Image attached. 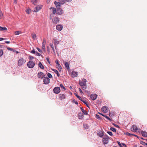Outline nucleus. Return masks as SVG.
I'll return each mask as SVG.
<instances>
[{"label":"nucleus","instance_id":"obj_15","mask_svg":"<svg viewBox=\"0 0 147 147\" xmlns=\"http://www.w3.org/2000/svg\"><path fill=\"white\" fill-rule=\"evenodd\" d=\"M97 134L101 138H102L103 136L104 137V132L102 131L98 132Z\"/></svg>","mask_w":147,"mask_h":147},{"label":"nucleus","instance_id":"obj_13","mask_svg":"<svg viewBox=\"0 0 147 147\" xmlns=\"http://www.w3.org/2000/svg\"><path fill=\"white\" fill-rule=\"evenodd\" d=\"M80 85L81 86L83 90H85L86 88V83H79Z\"/></svg>","mask_w":147,"mask_h":147},{"label":"nucleus","instance_id":"obj_55","mask_svg":"<svg viewBox=\"0 0 147 147\" xmlns=\"http://www.w3.org/2000/svg\"><path fill=\"white\" fill-rule=\"evenodd\" d=\"M46 59H47V61L48 62L50 63V61H49V58L47 57Z\"/></svg>","mask_w":147,"mask_h":147},{"label":"nucleus","instance_id":"obj_58","mask_svg":"<svg viewBox=\"0 0 147 147\" xmlns=\"http://www.w3.org/2000/svg\"><path fill=\"white\" fill-rule=\"evenodd\" d=\"M117 143L119 145V146H120V147H121V143H120V142H119V141H117Z\"/></svg>","mask_w":147,"mask_h":147},{"label":"nucleus","instance_id":"obj_18","mask_svg":"<svg viewBox=\"0 0 147 147\" xmlns=\"http://www.w3.org/2000/svg\"><path fill=\"white\" fill-rule=\"evenodd\" d=\"M141 134L142 136L144 137H147V133L145 131H142Z\"/></svg>","mask_w":147,"mask_h":147},{"label":"nucleus","instance_id":"obj_2","mask_svg":"<svg viewBox=\"0 0 147 147\" xmlns=\"http://www.w3.org/2000/svg\"><path fill=\"white\" fill-rule=\"evenodd\" d=\"M109 137L107 135H105L104 136L102 140V142L103 144H107L109 142Z\"/></svg>","mask_w":147,"mask_h":147},{"label":"nucleus","instance_id":"obj_54","mask_svg":"<svg viewBox=\"0 0 147 147\" xmlns=\"http://www.w3.org/2000/svg\"><path fill=\"white\" fill-rule=\"evenodd\" d=\"M81 101L83 102L85 104H86L87 102L86 100H82Z\"/></svg>","mask_w":147,"mask_h":147},{"label":"nucleus","instance_id":"obj_62","mask_svg":"<svg viewBox=\"0 0 147 147\" xmlns=\"http://www.w3.org/2000/svg\"><path fill=\"white\" fill-rule=\"evenodd\" d=\"M78 99H79L80 100H81V101H82V98H81V97L80 96H79L78 97Z\"/></svg>","mask_w":147,"mask_h":147},{"label":"nucleus","instance_id":"obj_40","mask_svg":"<svg viewBox=\"0 0 147 147\" xmlns=\"http://www.w3.org/2000/svg\"><path fill=\"white\" fill-rule=\"evenodd\" d=\"M125 134L126 135H128L129 136H132V135H133V134H130V133H129L128 132H127L125 133Z\"/></svg>","mask_w":147,"mask_h":147},{"label":"nucleus","instance_id":"obj_9","mask_svg":"<svg viewBox=\"0 0 147 147\" xmlns=\"http://www.w3.org/2000/svg\"><path fill=\"white\" fill-rule=\"evenodd\" d=\"M56 66L59 71L61 70L62 68L58 61H56Z\"/></svg>","mask_w":147,"mask_h":147},{"label":"nucleus","instance_id":"obj_38","mask_svg":"<svg viewBox=\"0 0 147 147\" xmlns=\"http://www.w3.org/2000/svg\"><path fill=\"white\" fill-rule=\"evenodd\" d=\"M47 76L49 78H51L52 77V75L51 74L49 73L47 74Z\"/></svg>","mask_w":147,"mask_h":147},{"label":"nucleus","instance_id":"obj_48","mask_svg":"<svg viewBox=\"0 0 147 147\" xmlns=\"http://www.w3.org/2000/svg\"><path fill=\"white\" fill-rule=\"evenodd\" d=\"M31 53L33 54H35L36 53V52L34 49H33V50L31 51Z\"/></svg>","mask_w":147,"mask_h":147},{"label":"nucleus","instance_id":"obj_26","mask_svg":"<svg viewBox=\"0 0 147 147\" xmlns=\"http://www.w3.org/2000/svg\"><path fill=\"white\" fill-rule=\"evenodd\" d=\"M60 86L61 88V90L63 91H64V90H65L66 89H65V88L63 86V84H61L60 85Z\"/></svg>","mask_w":147,"mask_h":147},{"label":"nucleus","instance_id":"obj_23","mask_svg":"<svg viewBox=\"0 0 147 147\" xmlns=\"http://www.w3.org/2000/svg\"><path fill=\"white\" fill-rule=\"evenodd\" d=\"M83 126L85 129H88L89 127V126L86 124H84Z\"/></svg>","mask_w":147,"mask_h":147},{"label":"nucleus","instance_id":"obj_39","mask_svg":"<svg viewBox=\"0 0 147 147\" xmlns=\"http://www.w3.org/2000/svg\"><path fill=\"white\" fill-rule=\"evenodd\" d=\"M107 133L110 136H112L113 135L111 131H107Z\"/></svg>","mask_w":147,"mask_h":147},{"label":"nucleus","instance_id":"obj_36","mask_svg":"<svg viewBox=\"0 0 147 147\" xmlns=\"http://www.w3.org/2000/svg\"><path fill=\"white\" fill-rule=\"evenodd\" d=\"M3 54V51L2 49L0 50V57Z\"/></svg>","mask_w":147,"mask_h":147},{"label":"nucleus","instance_id":"obj_37","mask_svg":"<svg viewBox=\"0 0 147 147\" xmlns=\"http://www.w3.org/2000/svg\"><path fill=\"white\" fill-rule=\"evenodd\" d=\"M7 49L9 50H10V51H13L14 52V51H15L12 48H10L9 47H8L7 48Z\"/></svg>","mask_w":147,"mask_h":147},{"label":"nucleus","instance_id":"obj_51","mask_svg":"<svg viewBox=\"0 0 147 147\" xmlns=\"http://www.w3.org/2000/svg\"><path fill=\"white\" fill-rule=\"evenodd\" d=\"M56 74H57V76L58 77L59 76V73L58 71L56 70Z\"/></svg>","mask_w":147,"mask_h":147},{"label":"nucleus","instance_id":"obj_25","mask_svg":"<svg viewBox=\"0 0 147 147\" xmlns=\"http://www.w3.org/2000/svg\"><path fill=\"white\" fill-rule=\"evenodd\" d=\"M80 108H81L82 111V112L84 114V115H87V113L86 112V111L85 110H84L82 107H81Z\"/></svg>","mask_w":147,"mask_h":147},{"label":"nucleus","instance_id":"obj_28","mask_svg":"<svg viewBox=\"0 0 147 147\" xmlns=\"http://www.w3.org/2000/svg\"><path fill=\"white\" fill-rule=\"evenodd\" d=\"M21 32L20 31H15L14 32L15 34L16 35H18L20 34H21Z\"/></svg>","mask_w":147,"mask_h":147},{"label":"nucleus","instance_id":"obj_6","mask_svg":"<svg viewBox=\"0 0 147 147\" xmlns=\"http://www.w3.org/2000/svg\"><path fill=\"white\" fill-rule=\"evenodd\" d=\"M59 7L56 8V13L58 15H61L63 13V11Z\"/></svg>","mask_w":147,"mask_h":147},{"label":"nucleus","instance_id":"obj_8","mask_svg":"<svg viewBox=\"0 0 147 147\" xmlns=\"http://www.w3.org/2000/svg\"><path fill=\"white\" fill-rule=\"evenodd\" d=\"M132 131L134 132H136L139 129L135 125H133L131 128Z\"/></svg>","mask_w":147,"mask_h":147},{"label":"nucleus","instance_id":"obj_41","mask_svg":"<svg viewBox=\"0 0 147 147\" xmlns=\"http://www.w3.org/2000/svg\"><path fill=\"white\" fill-rule=\"evenodd\" d=\"M96 117L97 119H101V117H100V116L98 115H96Z\"/></svg>","mask_w":147,"mask_h":147},{"label":"nucleus","instance_id":"obj_52","mask_svg":"<svg viewBox=\"0 0 147 147\" xmlns=\"http://www.w3.org/2000/svg\"><path fill=\"white\" fill-rule=\"evenodd\" d=\"M113 125L115 127H119V126L113 123Z\"/></svg>","mask_w":147,"mask_h":147},{"label":"nucleus","instance_id":"obj_22","mask_svg":"<svg viewBox=\"0 0 147 147\" xmlns=\"http://www.w3.org/2000/svg\"><path fill=\"white\" fill-rule=\"evenodd\" d=\"M65 67L67 68V69H69V64L67 62H65Z\"/></svg>","mask_w":147,"mask_h":147},{"label":"nucleus","instance_id":"obj_59","mask_svg":"<svg viewBox=\"0 0 147 147\" xmlns=\"http://www.w3.org/2000/svg\"><path fill=\"white\" fill-rule=\"evenodd\" d=\"M47 51L48 53L50 52L49 48V47H47Z\"/></svg>","mask_w":147,"mask_h":147},{"label":"nucleus","instance_id":"obj_24","mask_svg":"<svg viewBox=\"0 0 147 147\" xmlns=\"http://www.w3.org/2000/svg\"><path fill=\"white\" fill-rule=\"evenodd\" d=\"M38 0H31V2L34 5H36Z\"/></svg>","mask_w":147,"mask_h":147},{"label":"nucleus","instance_id":"obj_5","mask_svg":"<svg viewBox=\"0 0 147 147\" xmlns=\"http://www.w3.org/2000/svg\"><path fill=\"white\" fill-rule=\"evenodd\" d=\"M65 2V0H59V2H57L56 1V7H60V5L63 4Z\"/></svg>","mask_w":147,"mask_h":147},{"label":"nucleus","instance_id":"obj_33","mask_svg":"<svg viewBox=\"0 0 147 147\" xmlns=\"http://www.w3.org/2000/svg\"><path fill=\"white\" fill-rule=\"evenodd\" d=\"M103 117H105V118H106L107 119L109 120L110 121H111V119L108 116H106V115H104V116H103Z\"/></svg>","mask_w":147,"mask_h":147},{"label":"nucleus","instance_id":"obj_53","mask_svg":"<svg viewBox=\"0 0 147 147\" xmlns=\"http://www.w3.org/2000/svg\"><path fill=\"white\" fill-rule=\"evenodd\" d=\"M42 49L44 51L45 49V46H42Z\"/></svg>","mask_w":147,"mask_h":147},{"label":"nucleus","instance_id":"obj_63","mask_svg":"<svg viewBox=\"0 0 147 147\" xmlns=\"http://www.w3.org/2000/svg\"><path fill=\"white\" fill-rule=\"evenodd\" d=\"M50 0H47V3H49Z\"/></svg>","mask_w":147,"mask_h":147},{"label":"nucleus","instance_id":"obj_31","mask_svg":"<svg viewBox=\"0 0 147 147\" xmlns=\"http://www.w3.org/2000/svg\"><path fill=\"white\" fill-rule=\"evenodd\" d=\"M50 46L51 47V48L52 49V50L53 51V52L55 53V50H54V48L53 47V45L52 43H50Z\"/></svg>","mask_w":147,"mask_h":147},{"label":"nucleus","instance_id":"obj_16","mask_svg":"<svg viewBox=\"0 0 147 147\" xmlns=\"http://www.w3.org/2000/svg\"><path fill=\"white\" fill-rule=\"evenodd\" d=\"M78 72L73 71L72 72V76L74 77H77L78 75Z\"/></svg>","mask_w":147,"mask_h":147},{"label":"nucleus","instance_id":"obj_30","mask_svg":"<svg viewBox=\"0 0 147 147\" xmlns=\"http://www.w3.org/2000/svg\"><path fill=\"white\" fill-rule=\"evenodd\" d=\"M32 37L34 39H35L36 38V35L35 33H32Z\"/></svg>","mask_w":147,"mask_h":147},{"label":"nucleus","instance_id":"obj_17","mask_svg":"<svg viewBox=\"0 0 147 147\" xmlns=\"http://www.w3.org/2000/svg\"><path fill=\"white\" fill-rule=\"evenodd\" d=\"M50 79L47 77H45L43 79L44 83H49Z\"/></svg>","mask_w":147,"mask_h":147},{"label":"nucleus","instance_id":"obj_12","mask_svg":"<svg viewBox=\"0 0 147 147\" xmlns=\"http://www.w3.org/2000/svg\"><path fill=\"white\" fill-rule=\"evenodd\" d=\"M101 109L102 111L104 113H106L108 111V108L105 106L102 107Z\"/></svg>","mask_w":147,"mask_h":147},{"label":"nucleus","instance_id":"obj_21","mask_svg":"<svg viewBox=\"0 0 147 147\" xmlns=\"http://www.w3.org/2000/svg\"><path fill=\"white\" fill-rule=\"evenodd\" d=\"M38 66L41 69H44V66L42 65L41 63L40 62L38 63Z\"/></svg>","mask_w":147,"mask_h":147},{"label":"nucleus","instance_id":"obj_32","mask_svg":"<svg viewBox=\"0 0 147 147\" xmlns=\"http://www.w3.org/2000/svg\"><path fill=\"white\" fill-rule=\"evenodd\" d=\"M84 116L81 113L79 114L78 115V117L80 119H82L83 118Z\"/></svg>","mask_w":147,"mask_h":147},{"label":"nucleus","instance_id":"obj_35","mask_svg":"<svg viewBox=\"0 0 147 147\" xmlns=\"http://www.w3.org/2000/svg\"><path fill=\"white\" fill-rule=\"evenodd\" d=\"M140 142L141 144H142L143 145H146V144H147V143H146L145 142H144L142 141H140Z\"/></svg>","mask_w":147,"mask_h":147},{"label":"nucleus","instance_id":"obj_4","mask_svg":"<svg viewBox=\"0 0 147 147\" xmlns=\"http://www.w3.org/2000/svg\"><path fill=\"white\" fill-rule=\"evenodd\" d=\"M27 66L30 68H33L35 65V63L32 61H29L27 63Z\"/></svg>","mask_w":147,"mask_h":147},{"label":"nucleus","instance_id":"obj_61","mask_svg":"<svg viewBox=\"0 0 147 147\" xmlns=\"http://www.w3.org/2000/svg\"><path fill=\"white\" fill-rule=\"evenodd\" d=\"M5 42L7 44H9L10 43V42L9 41H5Z\"/></svg>","mask_w":147,"mask_h":147},{"label":"nucleus","instance_id":"obj_43","mask_svg":"<svg viewBox=\"0 0 147 147\" xmlns=\"http://www.w3.org/2000/svg\"><path fill=\"white\" fill-rule=\"evenodd\" d=\"M36 49L40 53H42V51L38 47Z\"/></svg>","mask_w":147,"mask_h":147},{"label":"nucleus","instance_id":"obj_64","mask_svg":"<svg viewBox=\"0 0 147 147\" xmlns=\"http://www.w3.org/2000/svg\"><path fill=\"white\" fill-rule=\"evenodd\" d=\"M109 115L110 116H112L113 115V114H112L111 113H110L109 114Z\"/></svg>","mask_w":147,"mask_h":147},{"label":"nucleus","instance_id":"obj_60","mask_svg":"<svg viewBox=\"0 0 147 147\" xmlns=\"http://www.w3.org/2000/svg\"><path fill=\"white\" fill-rule=\"evenodd\" d=\"M4 40V39L3 38H0V41H1Z\"/></svg>","mask_w":147,"mask_h":147},{"label":"nucleus","instance_id":"obj_11","mask_svg":"<svg viewBox=\"0 0 147 147\" xmlns=\"http://www.w3.org/2000/svg\"><path fill=\"white\" fill-rule=\"evenodd\" d=\"M63 27L62 25H58L56 26V29L59 31H60L62 29Z\"/></svg>","mask_w":147,"mask_h":147},{"label":"nucleus","instance_id":"obj_29","mask_svg":"<svg viewBox=\"0 0 147 147\" xmlns=\"http://www.w3.org/2000/svg\"><path fill=\"white\" fill-rule=\"evenodd\" d=\"M7 29L6 27H3L1 26H0V31H2L3 30H7Z\"/></svg>","mask_w":147,"mask_h":147},{"label":"nucleus","instance_id":"obj_50","mask_svg":"<svg viewBox=\"0 0 147 147\" xmlns=\"http://www.w3.org/2000/svg\"><path fill=\"white\" fill-rule=\"evenodd\" d=\"M59 22V19L58 18H56V24Z\"/></svg>","mask_w":147,"mask_h":147},{"label":"nucleus","instance_id":"obj_14","mask_svg":"<svg viewBox=\"0 0 147 147\" xmlns=\"http://www.w3.org/2000/svg\"><path fill=\"white\" fill-rule=\"evenodd\" d=\"M44 76V74L42 72H39L38 74V76L39 78H42Z\"/></svg>","mask_w":147,"mask_h":147},{"label":"nucleus","instance_id":"obj_3","mask_svg":"<svg viewBox=\"0 0 147 147\" xmlns=\"http://www.w3.org/2000/svg\"><path fill=\"white\" fill-rule=\"evenodd\" d=\"M26 62V60L23 58H21L19 59L18 62V65L19 66H21L24 64Z\"/></svg>","mask_w":147,"mask_h":147},{"label":"nucleus","instance_id":"obj_49","mask_svg":"<svg viewBox=\"0 0 147 147\" xmlns=\"http://www.w3.org/2000/svg\"><path fill=\"white\" fill-rule=\"evenodd\" d=\"M42 43H45V44H46V40H45V39H43V41H42Z\"/></svg>","mask_w":147,"mask_h":147},{"label":"nucleus","instance_id":"obj_10","mask_svg":"<svg viewBox=\"0 0 147 147\" xmlns=\"http://www.w3.org/2000/svg\"><path fill=\"white\" fill-rule=\"evenodd\" d=\"M97 96V95L95 94H92L90 95V98L92 100H94L96 99Z\"/></svg>","mask_w":147,"mask_h":147},{"label":"nucleus","instance_id":"obj_45","mask_svg":"<svg viewBox=\"0 0 147 147\" xmlns=\"http://www.w3.org/2000/svg\"><path fill=\"white\" fill-rule=\"evenodd\" d=\"M29 58L30 59V60H31L32 59H33L34 58V57L30 55L29 57Z\"/></svg>","mask_w":147,"mask_h":147},{"label":"nucleus","instance_id":"obj_1","mask_svg":"<svg viewBox=\"0 0 147 147\" xmlns=\"http://www.w3.org/2000/svg\"><path fill=\"white\" fill-rule=\"evenodd\" d=\"M53 9V13H51L50 15V18L51 19H53L52 21L53 23H55V18H53V17L55 13V8H53L52 7H51L49 8L50 9Z\"/></svg>","mask_w":147,"mask_h":147},{"label":"nucleus","instance_id":"obj_19","mask_svg":"<svg viewBox=\"0 0 147 147\" xmlns=\"http://www.w3.org/2000/svg\"><path fill=\"white\" fill-rule=\"evenodd\" d=\"M59 98L61 99H65V96L64 94H60L59 95Z\"/></svg>","mask_w":147,"mask_h":147},{"label":"nucleus","instance_id":"obj_47","mask_svg":"<svg viewBox=\"0 0 147 147\" xmlns=\"http://www.w3.org/2000/svg\"><path fill=\"white\" fill-rule=\"evenodd\" d=\"M72 102L76 105H77L78 104V102L77 101H76L75 100H73Z\"/></svg>","mask_w":147,"mask_h":147},{"label":"nucleus","instance_id":"obj_20","mask_svg":"<svg viewBox=\"0 0 147 147\" xmlns=\"http://www.w3.org/2000/svg\"><path fill=\"white\" fill-rule=\"evenodd\" d=\"M60 91V87H56V94H58Z\"/></svg>","mask_w":147,"mask_h":147},{"label":"nucleus","instance_id":"obj_7","mask_svg":"<svg viewBox=\"0 0 147 147\" xmlns=\"http://www.w3.org/2000/svg\"><path fill=\"white\" fill-rule=\"evenodd\" d=\"M42 5H38L34 8L33 11L35 12H38L42 8Z\"/></svg>","mask_w":147,"mask_h":147},{"label":"nucleus","instance_id":"obj_57","mask_svg":"<svg viewBox=\"0 0 147 147\" xmlns=\"http://www.w3.org/2000/svg\"><path fill=\"white\" fill-rule=\"evenodd\" d=\"M79 91L81 93H83V92H82V90L80 88H79Z\"/></svg>","mask_w":147,"mask_h":147},{"label":"nucleus","instance_id":"obj_42","mask_svg":"<svg viewBox=\"0 0 147 147\" xmlns=\"http://www.w3.org/2000/svg\"><path fill=\"white\" fill-rule=\"evenodd\" d=\"M3 16V14L2 13V11L1 10H0V17L1 18Z\"/></svg>","mask_w":147,"mask_h":147},{"label":"nucleus","instance_id":"obj_34","mask_svg":"<svg viewBox=\"0 0 147 147\" xmlns=\"http://www.w3.org/2000/svg\"><path fill=\"white\" fill-rule=\"evenodd\" d=\"M26 11L27 14H29L30 13V12H31V11L30 9H28L26 10Z\"/></svg>","mask_w":147,"mask_h":147},{"label":"nucleus","instance_id":"obj_27","mask_svg":"<svg viewBox=\"0 0 147 147\" xmlns=\"http://www.w3.org/2000/svg\"><path fill=\"white\" fill-rule=\"evenodd\" d=\"M110 130L113 131L114 132H116V130L115 128H114L113 127H111L110 128Z\"/></svg>","mask_w":147,"mask_h":147},{"label":"nucleus","instance_id":"obj_44","mask_svg":"<svg viewBox=\"0 0 147 147\" xmlns=\"http://www.w3.org/2000/svg\"><path fill=\"white\" fill-rule=\"evenodd\" d=\"M36 55L38 56H42L41 54H40V53H38V52H36Z\"/></svg>","mask_w":147,"mask_h":147},{"label":"nucleus","instance_id":"obj_46","mask_svg":"<svg viewBox=\"0 0 147 147\" xmlns=\"http://www.w3.org/2000/svg\"><path fill=\"white\" fill-rule=\"evenodd\" d=\"M86 80L84 78L82 80V83H86Z\"/></svg>","mask_w":147,"mask_h":147},{"label":"nucleus","instance_id":"obj_56","mask_svg":"<svg viewBox=\"0 0 147 147\" xmlns=\"http://www.w3.org/2000/svg\"><path fill=\"white\" fill-rule=\"evenodd\" d=\"M74 94L77 98L79 96L78 95L77 93H74Z\"/></svg>","mask_w":147,"mask_h":147}]
</instances>
